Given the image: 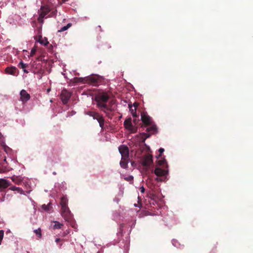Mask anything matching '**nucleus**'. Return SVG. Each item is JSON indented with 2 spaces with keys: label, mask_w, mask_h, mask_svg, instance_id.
<instances>
[{
  "label": "nucleus",
  "mask_w": 253,
  "mask_h": 253,
  "mask_svg": "<svg viewBox=\"0 0 253 253\" xmlns=\"http://www.w3.org/2000/svg\"><path fill=\"white\" fill-rule=\"evenodd\" d=\"M127 163H128V159H122V160L120 162V166L122 168H124V169H126L127 168Z\"/></svg>",
  "instance_id": "18"
},
{
  "label": "nucleus",
  "mask_w": 253,
  "mask_h": 253,
  "mask_svg": "<svg viewBox=\"0 0 253 253\" xmlns=\"http://www.w3.org/2000/svg\"><path fill=\"white\" fill-rule=\"evenodd\" d=\"M172 245L174 246V247H176L177 248H178V243L177 242V241L175 240H172Z\"/></svg>",
  "instance_id": "32"
},
{
  "label": "nucleus",
  "mask_w": 253,
  "mask_h": 253,
  "mask_svg": "<svg viewBox=\"0 0 253 253\" xmlns=\"http://www.w3.org/2000/svg\"><path fill=\"white\" fill-rule=\"evenodd\" d=\"M125 179L128 181H131L133 180V177L131 175H129L126 177H125Z\"/></svg>",
  "instance_id": "30"
},
{
  "label": "nucleus",
  "mask_w": 253,
  "mask_h": 253,
  "mask_svg": "<svg viewBox=\"0 0 253 253\" xmlns=\"http://www.w3.org/2000/svg\"><path fill=\"white\" fill-rule=\"evenodd\" d=\"M9 189H10L12 191H16L18 193L21 194H24L23 190L20 187L12 186L9 188Z\"/></svg>",
  "instance_id": "19"
},
{
  "label": "nucleus",
  "mask_w": 253,
  "mask_h": 253,
  "mask_svg": "<svg viewBox=\"0 0 253 253\" xmlns=\"http://www.w3.org/2000/svg\"><path fill=\"white\" fill-rule=\"evenodd\" d=\"M42 206H46V205L45 204H43Z\"/></svg>",
  "instance_id": "49"
},
{
  "label": "nucleus",
  "mask_w": 253,
  "mask_h": 253,
  "mask_svg": "<svg viewBox=\"0 0 253 253\" xmlns=\"http://www.w3.org/2000/svg\"><path fill=\"white\" fill-rule=\"evenodd\" d=\"M86 82L94 86H98L101 83V78L98 76H88L85 78Z\"/></svg>",
  "instance_id": "6"
},
{
  "label": "nucleus",
  "mask_w": 253,
  "mask_h": 253,
  "mask_svg": "<svg viewBox=\"0 0 253 253\" xmlns=\"http://www.w3.org/2000/svg\"><path fill=\"white\" fill-rule=\"evenodd\" d=\"M110 97V95L108 92L104 91H100L95 95V100L97 102L98 108L100 109L101 105L107 103Z\"/></svg>",
  "instance_id": "2"
},
{
  "label": "nucleus",
  "mask_w": 253,
  "mask_h": 253,
  "mask_svg": "<svg viewBox=\"0 0 253 253\" xmlns=\"http://www.w3.org/2000/svg\"><path fill=\"white\" fill-rule=\"evenodd\" d=\"M133 106L134 107V110H135L136 108L138 107V104L137 103H134L133 104Z\"/></svg>",
  "instance_id": "37"
},
{
  "label": "nucleus",
  "mask_w": 253,
  "mask_h": 253,
  "mask_svg": "<svg viewBox=\"0 0 253 253\" xmlns=\"http://www.w3.org/2000/svg\"><path fill=\"white\" fill-rule=\"evenodd\" d=\"M4 161L6 162V159L5 158L4 159Z\"/></svg>",
  "instance_id": "46"
},
{
  "label": "nucleus",
  "mask_w": 253,
  "mask_h": 253,
  "mask_svg": "<svg viewBox=\"0 0 253 253\" xmlns=\"http://www.w3.org/2000/svg\"><path fill=\"white\" fill-rule=\"evenodd\" d=\"M146 130L147 132L151 133V134H154L157 131V128L156 126L153 125L147 128Z\"/></svg>",
  "instance_id": "16"
},
{
  "label": "nucleus",
  "mask_w": 253,
  "mask_h": 253,
  "mask_svg": "<svg viewBox=\"0 0 253 253\" xmlns=\"http://www.w3.org/2000/svg\"><path fill=\"white\" fill-rule=\"evenodd\" d=\"M42 207L43 210L46 211H49L52 208V207H47V206Z\"/></svg>",
  "instance_id": "31"
},
{
  "label": "nucleus",
  "mask_w": 253,
  "mask_h": 253,
  "mask_svg": "<svg viewBox=\"0 0 253 253\" xmlns=\"http://www.w3.org/2000/svg\"><path fill=\"white\" fill-rule=\"evenodd\" d=\"M53 222L54 223L53 227L54 229H60L63 226V224L58 221H54Z\"/></svg>",
  "instance_id": "20"
},
{
  "label": "nucleus",
  "mask_w": 253,
  "mask_h": 253,
  "mask_svg": "<svg viewBox=\"0 0 253 253\" xmlns=\"http://www.w3.org/2000/svg\"><path fill=\"white\" fill-rule=\"evenodd\" d=\"M71 97L70 93L66 89L62 90L60 98L64 104H66Z\"/></svg>",
  "instance_id": "9"
},
{
  "label": "nucleus",
  "mask_w": 253,
  "mask_h": 253,
  "mask_svg": "<svg viewBox=\"0 0 253 253\" xmlns=\"http://www.w3.org/2000/svg\"><path fill=\"white\" fill-rule=\"evenodd\" d=\"M20 100L23 103H25L30 99V94L24 89L20 91Z\"/></svg>",
  "instance_id": "10"
},
{
  "label": "nucleus",
  "mask_w": 253,
  "mask_h": 253,
  "mask_svg": "<svg viewBox=\"0 0 253 253\" xmlns=\"http://www.w3.org/2000/svg\"><path fill=\"white\" fill-rule=\"evenodd\" d=\"M4 231L2 230H0V245L1 244L2 240L3 238Z\"/></svg>",
  "instance_id": "28"
},
{
  "label": "nucleus",
  "mask_w": 253,
  "mask_h": 253,
  "mask_svg": "<svg viewBox=\"0 0 253 253\" xmlns=\"http://www.w3.org/2000/svg\"><path fill=\"white\" fill-rule=\"evenodd\" d=\"M124 125L125 127L128 129V128L132 127V123H131V119L130 118L126 119L124 123Z\"/></svg>",
  "instance_id": "14"
},
{
  "label": "nucleus",
  "mask_w": 253,
  "mask_h": 253,
  "mask_svg": "<svg viewBox=\"0 0 253 253\" xmlns=\"http://www.w3.org/2000/svg\"><path fill=\"white\" fill-rule=\"evenodd\" d=\"M60 212L61 215L66 221H69L72 219V215L68 207H61Z\"/></svg>",
  "instance_id": "7"
},
{
  "label": "nucleus",
  "mask_w": 253,
  "mask_h": 253,
  "mask_svg": "<svg viewBox=\"0 0 253 253\" xmlns=\"http://www.w3.org/2000/svg\"><path fill=\"white\" fill-rule=\"evenodd\" d=\"M119 151L121 154L122 159H128L129 149L126 146L124 145H121L119 147Z\"/></svg>",
  "instance_id": "8"
},
{
  "label": "nucleus",
  "mask_w": 253,
  "mask_h": 253,
  "mask_svg": "<svg viewBox=\"0 0 253 253\" xmlns=\"http://www.w3.org/2000/svg\"><path fill=\"white\" fill-rule=\"evenodd\" d=\"M39 17L38 19V21L40 23L43 22V18H47L48 16L46 17V15L50 12L48 17H54L56 15L57 10H55L51 11V9L48 5H42L39 11Z\"/></svg>",
  "instance_id": "1"
},
{
  "label": "nucleus",
  "mask_w": 253,
  "mask_h": 253,
  "mask_svg": "<svg viewBox=\"0 0 253 253\" xmlns=\"http://www.w3.org/2000/svg\"><path fill=\"white\" fill-rule=\"evenodd\" d=\"M142 212L143 213V214L144 215H149V212L148 211H142Z\"/></svg>",
  "instance_id": "35"
},
{
  "label": "nucleus",
  "mask_w": 253,
  "mask_h": 253,
  "mask_svg": "<svg viewBox=\"0 0 253 253\" xmlns=\"http://www.w3.org/2000/svg\"><path fill=\"white\" fill-rule=\"evenodd\" d=\"M39 66V67L41 68V65L40 64L38 65Z\"/></svg>",
  "instance_id": "44"
},
{
  "label": "nucleus",
  "mask_w": 253,
  "mask_h": 253,
  "mask_svg": "<svg viewBox=\"0 0 253 253\" xmlns=\"http://www.w3.org/2000/svg\"><path fill=\"white\" fill-rule=\"evenodd\" d=\"M7 181L4 179H0V188H6L9 186Z\"/></svg>",
  "instance_id": "15"
},
{
  "label": "nucleus",
  "mask_w": 253,
  "mask_h": 253,
  "mask_svg": "<svg viewBox=\"0 0 253 253\" xmlns=\"http://www.w3.org/2000/svg\"><path fill=\"white\" fill-rule=\"evenodd\" d=\"M166 163V160H159L158 161L157 164L158 166H163Z\"/></svg>",
  "instance_id": "27"
},
{
  "label": "nucleus",
  "mask_w": 253,
  "mask_h": 253,
  "mask_svg": "<svg viewBox=\"0 0 253 253\" xmlns=\"http://www.w3.org/2000/svg\"><path fill=\"white\" fill-rule=\"evenodd\" d=\"M18 66L19 68L23 69L27 68L28 66V64H25L22 61H21L18 64Z\"/></svg>",
  "instance_id": "24"
},
{
  "label": "nucleus",
  "mask_w": 253,
  "mask_h": 253,
  "mask_svg": "<svg viewBox=\"0 0 253 253\" xmlns=\"http://www.w3.org/2000/svg\"><path fill=\"white\" fill-rule=\"evenodd\" d=\"M12 180L13 182H14L16 184H19L21 182L22 180L18 178V177H12Z\"/></svg>",
  "instance_id": "25"
},
{
  "label": "nucleus",
  "mask_w": 253,
  "mask_h": 253,
  "mask_svg": "<svg viewBox=\"0 0 253 253\" xmlns=\"http://www.w3.org/2000/svg\"><path fill=\"white\" fill-rule=\"evenodd\" d=\"M60 240V239L59 238H57L56 240H55V242L57 243Z\"/></svg>",
  "instance_id": "40"
},
{
  "label": "nucleus",
  "mask_w": 253,
  "mask_h": 253,
  "mask_svg": "<svg viewBox=\"0 0 253 253\" xmlns=\"http://www.w3.org/2000/svg\"><path fill=\"white\" fill-rule=\"evenodd\" d=\"M115 104V101L111 100L109 101L108 104H107V103L104 105L102 104L100 110L104 112L108 118L111 119L113 115V112L116 109Z\"/></svg>",
  "instance_id": "3"
},
{
  "label": "nucleus",
  "mask_w": 253,
  "mask_h": 253,
  "mask_svg": "<svg viewBox=\"0 0 253 253\" xmlns=\"http://www.w3.org/2000/svg\"><path fill=\"white\" fill-rule=\"evenodd\" d=\"M46 206H51V203H48Z\"/></svg>",
  "instance_id": "42"
},
{
  "label": "nucleus",
  "mask_w": 253,
  "mask_h": 253,
  "mask_svg": "<svg viewBox=\"0 0 253 253\" xmlns=\"http://www.w3.org/2000/svg\"><path fill=\"white\" fill-rule=\"evenodd\" d=\"M154 173L158 176V177L156 178V180L157 181H162L163 180V177L168 174V170L157 167L155 169Z\"/></svg>",
  "instance_id": "5"
},
{
  "label": "nucleus",
  "mask_w": 253,
  "mask_h": 253,
  "mask_svg": "<svg viewBox=\"0 0 253 253\" xmlns=\"http://www.w3.org/2000/svg\"><path fill=\"white\" fill-rule=\"evenodd\" d=\"M34 232L37 235L39 238L42 237V233L41 228H39L34 230Z\"/></svg>",
  "instance_id": "22"
},
{
  "label": "nucleus",
  "mask_w": 253,
  "mask_h": 253,
  "mask_svg": "<svg viewBox=\"0 0 253 253\" xmlns=\"http://www.w3.org/2000/svg\"><path fill=\"white\" fill-rule=\"evenodd\" d=\"M50 91V88H48V89H47V91L48 92H49Z\"/></svg>",
  "instance_id": "41"
},
{
  "label": "nucleus",
  "mask_w": 253,
  "mask_h": 253,
  "mask_svg": "<svg viewBox=\"0 0 253 253\" xmlns=\"http://www.w3.org/2000/svg\"><path fill=\"white\" fill-rule=\"evenodd\" d=\"M128 130H129L131 133H135L137 131V128L132 125V127L128 128Z\"/></svg>",
  "instance_id": "26"
},
{
  "label": "nucleus",
  "mask_w": 253,
  "mask_h": 253,
  "mask_svg": "<svg viewBox=\"0 0 253 253\" xmlns=\"http://www.w3.org/2000/svg\"><path fill=\"white\" fill-rule=\"evenodd\" d=\"M98 28L101 30V27L100 26H98Z\"/></svg>",
  "instance_id": "45"
},
{
  "label": "nucleus",
  "mask_w": 253,
  "mask_h": 253,
  "mask_svg": "<svg viewBox=\"0 0 253 253\" xmlns=\"http://www.w3.org/2000/svg\"><path fill=\"white\" fill-rule=\"evenodd\" d=\"M68 201V200L66 196H62L60 198V206H67Z\"/></svg>",
  "instance_id": "17"
},
{
  "label": "nucleus",
  "mask_w": 253,
  "mask_h": 253,
  "mask_svg": "<svg viewBox=\"0 0 253 253\" xmlns=\"http://www.w3.org/2000/svg\"><path fill=\"white\" fill-rule=\"evenodd\" d=\"M141 120L146 126L150 125L151 124V118L147 114L144 113L141 114Z\"/></svg>",
  "instance_id": "12"
},
{
  "label": "nucleus",
  "mask_w": 253,
  "mask_h": 253,
  "mask_svg": "<svg viewBox=\"0 0 253 253\" xmlns=\"http://www.w3.org/2000/svg\"><path fill=\"white\" fill-rule=\"evenodd\" d=\"M72 23H68L66 26L62 27L60 30H59L58 32H62L68 30L69 28H70L72 26Z\"/></svg>",
  "instance_id": "21"
},
{
  "label": "nucleus",
  "mask_w": 253,
  "mask_h": 253,
  "mask_svg": "<svg viewBox=\"0 0 253 253\" xmlns=\"http://www.w3.org/2000/svg\"><path fill=\"white\" fill-rule=\"evenodd\" d=\"M129 108L130 111H131V113L132 114V116L133 117L136 116V112H134V113L133 112V110L132 109V106L131 105H129Z\"/></svg>",
  "instance_id": "29"
},
{
  "label": "nucleus",
  "mask_w": 253,
  "mask_h": 253,
  "mask_svg": "<svg viewBox=\"0 0 253 253\" xmlns=\"http://www.w3.org/2000/svg\"><path fill=\"white\" fill-rule=\"evenodd\" d=\"M48 42L47 41H46V43H44V44L45 45H46V44H48Z\"/></svg>",
  "instance_id": "43"
},
{
  "label": "nucleus",
  "mask_w": 253,
  "mask_h": 253,
  "mask_svg": "<svg viewBox=\"0 0 253 253\" xmlns=\"http://www.w3.org/2000/svg\"><path fill=\"white\" fill-rule=\"evenodd\" d=\"M41 43H43V42H41Z\"/></svg>",
  "instance_id": "48"
},
{
  "label": "nucleus",
  "mask_w": 253,
  "mask_h": 253,
  "mask_svg": "<svg viewBox=\"0 0 253 253\" xmlns=\"http://www.w3.org/2000/svg\"><path fill=\"white\" fill-rule=\"evenodd\" d=\"M86 114L92 117L93 119L97 120L101 128H104V119L102 116L94 111H87L86 112Z\"/></svg>",
  "instance_id": "4"
},
{
  "label": "nucleus",
  "mask_w": 253,
  "mask_h": 253,
  "mask_svg": "<svg viewBox=\"0 0 253 253\" xmlns=\"http://www.w3.org/2000/svg\"><path fill=\"white\" fill-rule=\"evenodd\" d=\"M36 51V49H34V48H33V49L31 50V51L30 56H33V55L35 54Z\"/></svg>",
  "instance_id": "34"
},
{
  "label": "nucleus",
  "mask_w": 253,
  "mask_h": 253,
  "mask_svg": "<svg viewBox=\"0 0 253 253\" xmlns=\"http://www.w3.org/2000/svg\"><path fill=\"white\" fill-rule=\"evenodd\" d=\"M71 225L72 226V227L74 228L75 229H76V226L75 223H74V222L71 223Z\"/></svg>",
  "instance_id": "36"
},
{
  "label": "nucleus",
  "mask_w": 253,
  "mask_h": 253,
  "mask_svg": "<svg viewBox=\"0 0 253 253\" xmlns=\"http://www.w3.org/2000/svg\"><path fill=\"white\" fill-rule=\"evenodd\" d=\"M141 192H144V190H144V187H142L141 188Z\"/></svg>",
  "instance_id": "39"
},
{
  "label": "nucleus",
  "mask_w": 253,
  "mask_h": 253,
  "mask_svg": "<svg viewBox=\"0 0 253 253\" xmlns=\"http://www.w3.org/2000/svg\"><path fill=\"white\" fill-rule=\"evenodd\" d=\"M152 162V156L151 155H147L144 157L143 160L142 165L145 167H149Z\"/></svg>",
  "instance_id": "11"
},
{
  "label": "nucleus",
  "mask_w": 253,
  "mask_h": 253,
  "mask_svg": "<svg viewBox=\"0 0 253 253\" xmlns=\"http://www.w3.org/2000/svg\"><path fill=\"white\" fill-rule=\"evenodd\" d=\"M152 134L150 132L147 133H143L142 134V138H143V141H144L147 138H149Z\"/></svg>",
  "instance_id": "23"
},
{
  "label": "nucleus",
  "mask_w": 253,
  "mask_h": 253,
  "mask_svg": "<svg viewBox=\"0 0 253 253\" xmlns=\"http://www.w3.org/2000/svg\"><path fill=\"white\" fill-rule=\"evenodd\" d=\"M16 71L15 67H7L5 69V72L6 74H8L12 75H14Z\"/></svg>",
  "instance_id": "13"
},
{
  "label": "nucleus",
  "mask_w": 253,
  "mask_h": 253,
  "mask_svg": "<svg viewBox=\"0 0 253 253\" xmlns=\"http://www.w3.org/2000/svg\"><path fill=\"white\" fill-rule=\"evenodd\" d=\"M159 152L160 153V154H159V156L157 157L158 159L160 158V157L161 156L162 154L164 152V149L162 148H160L159 149Z\"/></svg>",
  "instance_id": "33"
},
{
  "label": "nucleus",
  "mask_w": 253,
  "mask_h": 253,
  "mask_svg": "<svg viewBox=\"0 0 253 253\" xmlns=\"http://www.w3.org/2000/svg\"><path fill=\"white\" fill-rule=\"evenodd\" d=\"M134 206H137V205L136 204H134Z\"/></svg>",
  "instance_id": "47"
},
{
  "label": "nucleus",
  "mask_w": 253,
  "mask_h": 253,
  "mask_svg": "<svg viewBox=\"0 0 253 253\" xmlns=\"http://www.w3.org/2000/svg\"><path fill=\"white\" fill-rule=\"evenodd\" d=\"M23 72L24 73H27V74L29 73V72L27 70H26L25 68L23 69Z\"/></svg>",
  "instance_id": "38"
}]
</instances>
